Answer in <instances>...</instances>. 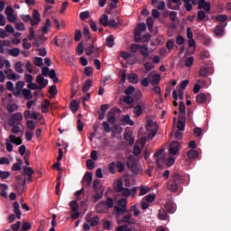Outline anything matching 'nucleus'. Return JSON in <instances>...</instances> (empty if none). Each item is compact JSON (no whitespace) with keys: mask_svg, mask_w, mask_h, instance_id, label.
Returning a JSON list of instances; mask_svg holds the SVG:
<instances>
[{"mask_svg":"<svg viewBox=\"0 0 231 231\" xmlns=\"http://www.w3.org/2000/svg\"><path fill=\"white\" fill-rule=\"evenodd\" d=\"M177 128L179 131H185V122L178 121L177 122Z\"/></svg>","mask_w":231,"mask_h":231,"instance_id":"69168bd1","label":"nucleus"},{"mask_svg":"<svg viewBox=\"0 0 231 231\" xmlns=\"http://www.w3.org/2000/svg\"><path fill=\"white\" fill-rule=\"evenodd\" d=\"M9 122H10L11 125H14V124H15V122H18V124H21L23 122V114L20 112H18L16 114H13Z\"/></svg>","mask_w":231,"mask_h":231,"instance_id":"f8f14e48","label":"nucleus"},{"mask_svg":"<svg viewBox=\"0 0 231 231\" xmlns=\"http://www.w3.org/2000/svg\"><path fill=\"white\" fill-rule=\"evenodd\" d=\"M208 73H209V70H208V68L207 67H202L199 71V77H208Z\"/></svg>","mask_w":231,"mask_h":231,"instance_id":"e433bc0d","label":"nucleus"},{"mask_svg":"<svg viewBox=\"0 0 231 231\" xmlns=\"http://www.w3.org/2000/svg\"><path fill=\"white\" fill-rule=\"evenodd\" d=\"M102 205H106V207H107V208H113V207L115 206V201L113 200V199L111 197H107L106 200L105 202H99L97 204V208H100V207H102Z\"/></svg>","mask_w":231,"mask_h":231,"instance_id":"2eb2a0df","label":"nucleus"},{"mask_svg":"<svg viewBox=\"0 0 231 231\" xmlns=\"http://www.w3.org/2000/svg\"><path fill=\"white\" fill-rule=\"evenodd\" d=\"M87 168L89 170V171H93V169H95V162L91 159H88L87 161Z\"/></svg>","mask_w":231,"mask_h":231,"instance_id":"5fc2aeb1","label":"nucleus"},{"mask_svg":"<svg viewBox=\"0 0 231 231\" xmlns=\"http://www.w3.org/2000/svg\"><path fill=\"white\" fill-rule=\"evenodd\" d=\"M91 86H93V80L91 79H87L83 85H82V91L83 93H88L89 91Z\"/></svg>","mask_w":231,"mask_h":231,"instance_id":"412c9836","label":"nucleus"},{"mask_svg":"<svg viewBox=\"0 0 231 231\" xmlns=\"http://www.w3.org/2000/svg\"><path fill=\"white\" fill-rule=\"evenodd\" d=\"M167 217H169L167 210L161 208L158 213V218L161 219V221H165L167 220Z\"/></svg>","mask_w":231,"mask_h":231,"instance_id":"a878e982","label":"nucleus"},{"mask_svg":"<svg viewBox=\"0 0 231 231\" xmlns=\"http://www.w3.org/2000/svg\"><path fill=\"white\" fill-rule=\"evenodd\" d=\"M106 45L108 46V48H113V46H115V37L113 35L107 36Z\"/></svg>","mask_w":231,"mask_h":231,"instance_id":"7c9ffc66","label":"nucleus"},{"mask_svg":"<svg viewBox=\"0 0 231 231\" xmlns=\"http://www.w3.org/2000/svg\"><path fill=\"white\" fill-rule=\"evenodd\" d=\"M216 20L218 21L219 24L228 25V23H226V21H228V16L226 14H217Z\"/></svg>","mask_w":231,"mask_h":231,"instance_id":"aec40b11","label":"nucleus"},{"mask_svg":"<svg viewBox=\"0 0 231 231\" xmlns=\"http://www.w3.org/2000/svg\"><path fill=\"white\" fill-rule=\"evenodd\" d=\"M104 186H100L99 189L94 190L95 194L93 196L94 202L100 201L104 198Z\"/></svg>","mask_w":231,"mask_h":231,"instance_id":"423d86ee","label":"nucleus"},{"mask_svg":"<svg viewBox=\"0 0 231 231\" xmlns=\"http://www.w3.org/2000/svg\"><path fill=\"white\" fill-rule=\"evenodd\" d=\"M108 21H109V16H107V14H103L99 18V23L102 24L103 26H107Z\"/></svg>","mask_w":231,"mask_h":231,"instance_id":"72a5a7b5","label":"nucleus"},{"mask_svg":"<svg viewBox=\"0 0 231 231\" xmlns=\"http://www.w3.org/2000/svg\"><path fill=\"white\" fill-rule=\"evenodd\" d=\"M187 156L189 160H196L199 156V152L196 150H189L187 152Z\"/></svg>","mask_w":231,"mask_h":231,"instance_id":"c85d7f7f","label":"nucleus"},{"mask_svg":"<svg viewBox=\"0 0 231 231\" xmlns=\"http://www.w3.org/2000/svg\"><path fill=\"white\" fill-rule=\"evenodd\" d=\"M23 64L21 61H18L15 63L14 68H15L17 73H24V69H23Z\"/></svg>","mask_w":231,"mask_h":231,"instance_id":"79ce46f5","label":"nucleus"},{"mask_svg":"<svg viewBox=\"0 0 231 231\" xmlns=\"http://www.w3.org/2000/svg\"><path fill=\"white\" fill-rule=\"evenodd\" d=\"M86 221L87 223H90L91 226H97L100 223V218L97 216L91 218V215L88 214L86 216Z\"/></svg>","mask_w":231,"mask_h":231,"instance_id":"4468645a","label":"nucleus"},{"mask_svg":"<svg viewBox=\"0 0 231 231\" xmlns=\"http://www.w3.org/2000/svg\"><path fill=\"white\" fill-rule=\"evenodd\" d=\"M116 168L118 172H124V171H125V166L123 162H117Z\"/></svg>","mask_w":231,"mask_h":231,"instance_id":"6e6d98bb","label":"nucleus"},{"mask_svg":"<svg viewBox=\"0 0 231 231\" xmlns=\"http://www.w3.org/2000/svg\"><path fill=\"white\" fill-rule=\"evenodd\" d=\"M20 54H21V50L19 48H14L10 50V55L12 57H19Z\"/></svg>","mask_w":231,"mask_h":231,"instance_id":"c03bdc74","label":"nucleus"},{"mask_svg":"<svg viewBox=\"0 0 231 231\" xmlns=\"http://www.w3.org/2000/svg\"><path fill=\"white\" fill-rule=\"evenodd\" d=\"M170 10H180L181 8V0H171L167 4Z\"/></svg>","mask_w":231,"mask_h":231,"instance_id":"0eeeda50","label":"nucleus"},{"mask_svg":"<svg viewBox=\"0 0 231 231\" xmlns=\"http://www.w3.org/2000/svg\"><path fill=\"white\" fill-rule=\"evenodd\" d=\"M27 127L30 131H33L35 129V122L33 120L27 121Z\"/></svg>","mask_w":231,"mask_h":231,"instance_id":"338daca9","label":"nucleus"},{"mask_svg":"<svg viewBox=\"0 0 231 231\" xmlns=\"http://www.w3.org/2000/svg\"><path fill=\"white\" fill-rule=\"evenodd\" d=\"M154 69V65H152V62L151 61H147L145 64H144V69H146V71H151Z\"/></svg>","mask_w":231,"mask_h":231,"instance_id":"e2e57ef3","label":"nucleus"},{"mask_svg":"<svg viewBox=\"0 0 231 231\" xmlns=\"http://www.w3.org/2000/svg\"><path fill=\"white\" fill-rule=\"evenodd\" d=\"M8 113H14V111H17L19 107L15 104L7 105L6 107Z\"/></svg>","mask_w":231,"mask_h":231,"instance_id":"de8ad7c7","label":"nucleus"},{"mask_svg":"<svg viewBox=\"0 0 231 231\" xmlns=\"http://www.w3.org/2000/svg\"><path fill=\"white\" fill-rule=\"evenodd\" d=\"M131 217H133V215H131V213L126 214L121 219H117V225H122V223H127V225H133V222L131 221Z\"/></svg>","mask_w":231,"mask_h":231,"instance_id":"dca6fc26","label":"nucleus"},{"mask_svg":"<svg viewBox=\"0 0 231 231\" xmlns=\"http://www.w3.org/2000/svg\"><path fill=\"white\" fill-rule=\"evenodd\" d=\"M22 95L25 100H32L33 96H32V90L27 88H23Z\"/></svg>","mask_w":231,"mask_h":231,"instance_id":"5701e85b","label":"nucleus"},{"mask_svg":"<svg viewBox=\"0 0 231 231\" xmlns=\"http://www.w3.org/2000/svg\"><path fill=\"white\" fill-rule=\"evenodd\" d=\"M123 122L127 125H134V122L131 120V116L129 115H125L123 116Z\"/></svg>","mask_w":231,"mask_h":231,"instance_id":"c9c22d12","label":"nucleus"},{"mask_svg":"<svg viewBox=\"0 0 231 231\" xmlns=\"http://www.w3.org/2000/svg\"><path fill=\"white\" fill-rule=\"evenodd\" d=\"M34 64L35 66H37L38 68H41V66H42L43 62H42V58L41 57H35L34 58Z\"/></svg>","mask_w":231,"mask_h":231,"instance_id":"052dcab7","label":"nucleus"},{"mask_svg":"<svg viewBox=\"0 0 231 231\" xmlns=\"http://www.w3.org/2000/svg\"><path fill=\"white\" fill-rule=\"evenodd\" d=\"M21 19H22V21H23V23H32V15H30V14H22Z\"/></svg>","mask_w":231,"mask_h":231,"instance_id":"a18cd8bd","label":"nucleus"},{"mask_svg":"<svg viewBox=\"0 0 231 231\" xmlns=\"http://www.w3.org/2000/svg\"><path fill=\"white\" fill-rule=\"evenodd\" d=\"M196 102H198V104H205V102H207V94L199 93L196 97Z\"/></svg>","mask_w":231,"mask_h":231,"instance_id":"cd10ccee","label":"nucleus"},{"mask_svg":"<svg viewBox=\"0 0 231 231\" xmlns=\"http://www.w3.org/2000/svg\"><path fill=\"white\" fill-rule=\"evenodd\" d=\"M192 64H194V57H189L185 60V66L187 68H190V66H192Z\"/></svg>","mask_w":231,"mask_h":231,"instance_id":"603ef678","label":"nucleus"},{"mask_svg":"<svg viewBox=\"0 0 231 231\" xmlns=\"http://www.w3.org/2000/svg\"><path fill=\"white\" fill-rule=\"evenodd\" d=\"M107 120H108L109 124H115L116 120V116L115 112H113V110L108 112Z\"/></svg>","mask_w":231,"mask_h":231,"instance_id":"c756f323","label":"nucleus"},{"mask_svg":"<svg viewBox=\"0 0 231 231\" xmlns=\"http://www.w3.org/2000/svg\"><path fill=\"white\" fill-rule=\"evenodd\" d=\"M92 181H93V173L86 172L82 181L83 187H85V189H89V187H91Z\"/></svg>","mask_w":231,"mask_h":231,"instance_id":"20e7f679","label":"nucleus"},{"mask_svg":"<svg viewBox=\"0 0 231 231\" xmlns=\"http://www.w3.org/2000/svg\"><path fill=\"white\" fill-rule=\"evenodd\" d=\"M225 28H226V24L219 23L214 29V33L217 37H223L225 35Z\"/></svg>","mask_w":231,"mask_h":231,"instance_id":"39448f33","label":"nucleus"},{"mask_svg":"<svg viewBox=\"0 0 231 231\" xmlns=\"http://www.w3.org/2000/svg\"><path fill=\"white\" fill-rule=\"evenodd\" d=\"M180 147H181V143H180V141H173L170 144V154H177L178 151H180Z\"/></svg>","mask_w":231,"mask_h":231,"instance_id":"1a4fd4ad","label":"nucleus"},{"mask_svg":"<svg viewBox=\"0 0 231 231\" xmlns=\"http://www.w3.org/2000/svg\"><path fill=\"white\" fill-rule=\"evenodd\" d=\"M13 208L17 219H21V216H23V213H21V206L19 205V202L14 201L13 203Z\"/></svg>","mask_w":231,"mask_h":231,"instance_id":"a211bd4d","label":"nucleus"},{"mask_svg":"<svg viewBox=\"0 0 231 231\" xmlns=\"http://www.w3.org/2000/svg\"><path fill=\"white\" fill-rule=\"evenodd\" d=\"M15 29L18 32H24L26 30V26L23 23V22L15 23Z\"/></svg>","mask_w":231,"mask_h":231,"instance_id":"a19ab883","label":"nucleus"},{"mask_svg":"<svg viewBox=\"0 0 231 231\" xmlns=\"http://www.w3.org/2000/svg\"><path fill=\"white\" fill-rule=\"evenodd\" d=\"M15 190L21 196L26 189V178L23 175L16 176V183L14 184Z\"/></svg>","mask_w":231,"mask_h":231,"instance_id":"f03ea898","label":"nucleus"},{"mask_svg":"<svg viewBox=\"0 0 231 231\" xmlns=\"http://www.w3.org/2000/svg\"><path fill=\"white\" fill-rule=\"evenodd\" d=\"M49 93H50V95H52L53 97H55L57 95V93H58L57 86L52 85L51 87H50Z\"/></svg>","mask_w":231,"mask_h":231,"instance_id":"680f3d73","label":"nucleus"},{"mask_svg":"<svg viewBox=\"0 0 231 231\" xmlns=\"http://www.w3.org/2000/svg\"><path fill=\"white\" fill-rule=\"evenodd\" d=\"M146 23L148 26V30H152V26H154V20L152 17L147 18Z\"/></svg>","mask_w":231,"mask_h":231,"instance_id":"bf43d9fd","label":"nucleus"},{"mask_svg":"<svg viewBox=\"0 0 231 231\" xmlns=\"http://www.w3.org/2000/svg\"><path fill=\"white\" fill-rule=\"evenodd\" d=\"M205 17H207V14L204 13V11H199L198 12V20L199 21H203V19H205Z\"/></svg>","mask_w":231,"mask_h":231,"instance_id":"774afa93","label":"nucleus"},{"mask_svg":"<svg viewBox=\"0 0 231 231\" xmlns=\"http://www.w3.org/2000/svg\"><path fill=\"white\" fill-rule=\"evenodd\" d=\"M79 91V84L77 83H73L72 84V88H71V97L73 98V97H75V95H77Z\"/></svg>","mask_w":231,"mask_h":231,"instance_id":"8fccbe9b","label":"nucleus"},{"mask_svg":"<svg viewBox=\"0 0 231 231\" xmlns=\"http://www.w3.org/2000/svg\"><path fill=\"white\" fill-rule=\"evenodd\" d=\"M137 190H138V188H136V187H134L131 189L125 188L121 191V194H122V196H125V198H129V196L134 197V196H136Z\"/></svg>","mask_w":231,"mask_h":231,"instance_id":"6e6552de","label":"nucleus"},{"mask_svg":"<svg viewBox=\"0 0 231 231\" xmlns=\"http://www.w3.org/2000/svg\"><path fill=\"white\" fill-rule=\"evenodd\" d=\"M83 33H84L85 37H87V42L92 41L91 36L89 35V27H88V26L84 27Z\"/></svg>","mask_w":231,"mask_h":231,"instance_id":"0e129e2a","label":"nucleus"},{"mask_svg":"<svg viewBox=\"0 0 231 231\" xmlns=\"http://www.w3.org/2000/svg\"><path fill=\"white\" fill-rule=\"evenodd\" d=\"M69 207H70V210H72V212L79 211V203L77 202V200L70 201Z\"/></svg>","mask_w":231,"mask_h":231,"instance_id":"4c0bfd02","label":"nucleus"},{"mask_svg":"<svg viewBox=\"0 0 231 231\" xmlns=\"http://www.w3.org/2000/svg\"><path fill=\"white\" fill-rule=\"evenodd\" d=\"M24 88V81H17L15 84V89L17 92H14V97L21 95L23 88Z\"/></svg>","mask_w":231,"mask_h":231,"instance_id":"6ab92c4d","label":"nucleus"},{"mask_svg":"<svg viewBox=\"0 0 231 231\" xmlns=\"http://www.w3.org/2000/svg\"><path fill=\"white\" fill-rule=\"evenodd\" d=\"M162 154H163V149H160L159 151L155 152L153 154L154 158H156L155 162L157 165H160V162H162V158H160Z\"/></svg>","mask_w":231,"mask_h":231,"instance_id":"2f4dec72","label":"nucleus"},{"mask_svg":"<svg viewBox=\"0 0 231 231\" xmlns=\"http://www.w3.org/2000/svg\"><path fill=\"white\" fill-rule=\"evenodd\" d=\"M79 105L77 102V100L72 99L69 104V109L72 111V113H77L79 111Z\"/></svg>","mask_w":231,"mask_h":231,"instance_id":"393cba45","label":"nucleus"},{"mask_svg":"<svg viewBox=\"0 0 231 231\" xmlns=\"http://www.w3.org/2000/svg\"><path fill=\"white\" fill-rule=\"evenodd\" d=\"M24 174L28 177H33V169L32 167H25L23 168Z\"/></svg>","mask_w":231,"mask_h":231,"instance_id":"09e8293b","label":"nucleus"},{"mask_svg":"<svg viewBox=\"0 0 231 231\" xmlns=\"http://www.w3.org/2000/svg\"><path fill=\"white\" fill-rule=\"evenodd\" d=\"M118 207L121 208H127V199H121L117 202Z\"/></svg>","mask_w":231,"mask_h":231,"instance_id":"13d9d810","label":"nucleus"},{"mask_svg":"<svg viewBox=\"0 0 231 231\" xmlns=\"http://www.w3.org/2000/svg\"><path fill=\"white\" fill-rule=\"evenodd\" d=\"M86 55L90 57L92 53H95L96 57H98V53H100V49L96 48L93 43V40L87 41V45L85 47Z\"/></svg>","mask_w":231,"mask_h":231,"instance_id":"7ed1b4c3","label":"nucleus"},{"mask_svg":"<svg viewBox=\"0 0 231 231\" xmlns=\"http://www.w3.org/2000/svg\"><path fill=\"white\" fill-rule=\"evenodd\" d=\"M181 175L180 173L175 172L170 180L167 182V189L171 192H176L178 189H180V183H181Z\"/></svg>","mask_w":231,"mask_h":231,"instance_id":"f257e3e1","label":"nucleus"},{"mask_svg":"<svg viewBox=\"0 0 231 231\" xmlns=\"http://www.w3.org/2000/svg\"><path fill=\"white\" fill-rule=\"evenodd\" d=\"M16 163H14L12 167V171H21L22 167L21 165H23V161L21 159H17Z\"/></svg>","mask_w":231,"mask_h":231,"instance_id":"58836bf2","label":"nucleus"},{"mask_svg":"<svg viewBox=\"0 0 231 231\" xmlns=\"http://www.w3.org/2000/svg\"><path fill=\"white\" fill-rule=\"evenodd\" d=\"M134 113L136 115V116H141L142 113H143V110L142 109V106L137 105L134 108Z\"/></svg>","mask_w":231,"mask_h":231,"instance_id":"37998d69","label":"nucleus"},{"mask_svg":"<svg viewBox=\"0 0 231 231\" xmlns=\"http://www.w3.org/2000/svg\"><path fill=\"white\" fill-rule=\"evenodd\" d=\"M160 80H162V76L159 74H155L152 77V86H154V84H159Z\"/></svg>","mask_w":231,"mask_h":231,"instance_id":"ea45409f","label":"nucleus"},{"mask_svg":"<svg viewBox=\"0 0 231 231\" xmlns=\"http://www.w3.org/2000/svg\"><path fill=\"white\" fill-rule=\"evenodd\" d=\"M100 187H103L100 185V180L95 179L93 181V190H98L100 189Z\"/></svg>","mask_w":231,"mask_h":231,"instance_id":"49530a36","label":"nucleus"},{"mask_svg":"<svg viewBox=\"0 0 231 231\" xmlns=\"http://www.w3.org/2000/svg\"><path fill=\"white\" fill-rule=\"evenodd\" d=\"M164 208L168 214H174V204L172 202H166Z\"/></svg>","mask_w":231,"mask_h":231,"instance_id":"bb28decb","label":"nucleus"},{"mask_svg":"<svg viewBox=\"0 0 231 231\" xmlns=\"http://www.w3.org/2000/svg\"><path fill=\"white\" fill-rule=\"evenodd\" d=\"M124 181L122 180H117V184L115 187V191L116 192H122L124 190Z\"/></svg>","mask_w":231,"mask_h":231,"instance_id":"f704fd0d","label":"nucleus"},{"mask_svg":"<svg viewBox=\"0 0 231 231\" xmlns=\"http://www.w3.org/2000/svg\"><path fill=\"white\" fill-rule=\"evenodd\" d=\"M140 53L143 55V60H147V57H149V47L147 45H142Z\"/></svg>","mask_w":231,"mask_h":231,"instance_id":"b1692460","label":"nucleus"},{"mask_svg":"<svg viewBox=\"0 0 231 231\" xmlns=\"http://www.w3.org/2000/svg\"><path fill=\"white\" fill-rule=\"evenodd\" d=\"M36 82L37 84H39V89H44V88H46L48 86V79H44V76H42V74H39L36 77Z\"/></svg>","mask_w":231,"mask_h":231,"instance_id":"9d476101","label":"nucleus"},{"mask_svg":"<svg viewBox=\"0 0 231 231\" xmlns=\"http://www.w3.org/2000/svg\"><path fill=\"white\" fill-rule=\"evenodd\" d=\"M9 142L11 143H15V145H21L23 143V139H21V137H16L14 134H10L9 135Z\"/></svg>","mask_w":231,"mask_h":231,"instance_id":"4be33fe9","label":"nucleus"},{"mask_svg":"<svg viewBox=\"0 0 231 231\" xmlns=\"http://www.w3.org/2000/svg\"><path fill=\"white\" fill-rule=\"evenodd\" d=\"M0 178L2 180H8L10 178V171H0Z\"/></svg>","mask_w":231,"mask_h":231,"instance_id":"4d7b16f0","label":"nucleus"},{"mask_svg":"<svg viewBox=\"0 0 231 231\" xmlns=\"http://www.w3.org/2000/svg\"><path fill=\"white\" fill-rule=\"evenodd\" d=\"M198 10H204L205 12H210V3L205 0H199L198 3Z\"/></svg>","mask_w":231,"mask_h":231,"instance_id":"9b49d317","label":"nucleus"},{"mask_svg":"<svg viewBox=\"0 0 231 231\" xmlns=\"http://www.w3.org/2000/svg\"><path fill=\"white\" fill-rule=\"evenodd\" d=\"M114 210H115V213H116V217H119L122 216V214H125L127 213V208L124 207H120V206H115L114 207Z\"/></svg>","mask_w":231,"mask_h":231,"instance_id":"f3484780","label":"nucleus"},{"mask_svg":"<svg viewBox=\"0 0 231 231\" xmlns=\"http://www.w3.org/2000/svg\"><path fill=\"white\" fill-rule=\"evenodd\" d=\"M140 50H142V45H140V44L133 43L130 46V51H132V53H138V51H140Z\"/></svg>","mask_w":231,"mask_h":231,"instance_id":"473e14b6","label":"nucleus"},{"mask_svg":"<svg viewBox=\"0 0 231 231\" xmlns=\"http://www.w3.org/2000/svg\"><path fill=\"white\" fill-rule=\"evenodd\" d=\"M79 18L81 21H86V19L89 18V11H84L79 14Z\"/></svg>","mask_w":231,"mask_h":231,"instance_id":"864d4df0","label":"nucleus"},{"mask_svg":"<svg viewBox=\"0 0 231 231\" xmlns=\"http://www.w3.org/2000/svg\"><path fill=\"white\" fill-rule=\"evenodd\" d=\"M174 39L169 40L166 42V48L169 50V51H171V50H174Z\"/></svg>","mask_w":231,"mask_h":231,"instance_id":"3c124183","label":"nucleus"},{"mask_svg":"<svg viewBox=\"0 0 231 231\" xmlns=\"http://www.w3.org/2000/svg\"><path fill=\"white\" fill-rule=\"evenodd\" d=\"M41 23V14L37 10L32 11V20H31V24L35 26Z\"/></svg>","mask_w":231,"mask_h":231,"instance_id":"ddd939ff","label":"nucleus"}]
</instances>
